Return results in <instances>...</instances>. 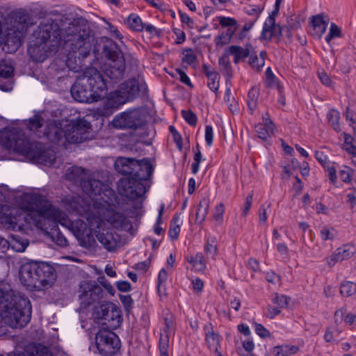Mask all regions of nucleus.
Here are the masks:
<instances>
[{
  "mask_svg": "<svg viewBox=\"0 0 356 356\" xmlns=\"http://www.w3.org/2000/svg\"><path fill=\"white\" fill-rule=\"evenodd\" d=\"M26 202L15 213L11 212L12 216L5 220L4 224L8 229L26 232L35 227L44 230L50 222L59 223L74 232L76 236L95 235L107 251L112 252L117 248L118 239L106 227V223L116 229H124L130 226L129 220L113 209V200L108 198L92 204L93 211L87 217V223L80 219L71 221L65 213L51 204L42 195L33 193L26 196Z\"/></svg>",
  "mask_w": 356,
  "mask_h": 356,
  "instance_id": "f257e3e1",
  "label": "nucleus"
},
{
  "mask_svg": "<svg viewBox=\"0 0 356 356\" xmlns=\"http://www.w3.org/2000/svg\"><path fill=\"white\" fill-rule=\"evenodd\" d=\"M63 31L52 19L40 22L33 32L34 40L28 47V53L36 62H43L50 53L63 43Z\"/></svg>",
  "mask_w": 356,
  "mask_h": 356,
  "instance_id": "f03ea898",
  "label": "nucleus"
},
{
  "mask_svg": "<svg viewBox=\"0 0 356 356\" xmlns=\"http://www.w3.org/2000/svg\"><path fill=\"white\" fill-rule=\"evenodd\" d=\"M110 86L108 80L101 72L90 67L73 84L71 93L77 102L92 103L104 97Z\"/></svg>",
  "mask_w": 356,
  "mask_h": 356,
  "instance_id": "7ed1b4c3",
  "label": "nucleus"
},
{
  "mask_svg": "<svg viewBox=\"0 0 356 356\" xmlns=\"http://www.w3.org/2000/svg\"><path fill=\"white\" fill-rule=\"evenodd\" d=\"M88 123L82 120L71 122L67 119L49 121L44 135L51 142L67 147L68 143H80L88 138Z\"/></svg>",
  "mask_w": 356,
  "mask_h": 356,
  "instance_id": "20e7f679",
  "label": "nucleus"
},
{
  "mask_svg": "<svg viewBox=\"0 0 356 356\" xmlns=\"http://www.w3.org/2000/svg\"><path fill=\"white\" fill-rule=\"evenodd\" d=\"M0 145L6 149L22 154L36 162L51 163L54 158H46V152L37 145L30 143L18 128H5L0 131Z\"/></svg>",
  "mask_w": 356,
  "mask_h": 356,
  "instance_id": "39448f33",
  "label": "nucleus"
},
{
  "mask_svg": "<svg viewBox=\"0 0 356 356\" xmlns=\"http://www.w3.org/2000/svg\"><path fill=\"white\" fill-rule=\"evenodd\" d=\"M93 38L90 34V29L86 26L72 24L69 26L63 35L64 48L68 50L66 65L72 69V57L83 59L89 56Z\"/></svg>",
  "mask_w": 356,
  "mask_h": 356,
  "instance_id": "423d86ee",
  "label": "nucleus"
},
{
  "mask_svg": "<svg viewBox=\"0 0 356 356\" xmlns=\"http://www.w3.org/2000/svg\"><path fill=\"white\" fill-rule=\"evenodd\" d=\"M54 269L45 263L29 262L19 269L21 283L30 291H42L51 287L56 281Z\"/></svg>",
  "mask_w": 356,
  "mask_h": 356,
  "instance_id": "0eeeda50",
  "label": "nucleus"
},
{
  "mask_svg": "<svg viewBox=\"0 0 356 356\" xmlns=\"http://www.w3.org/2000/svg\"><path fill=\"white\" fill-rule=\"evenodd\" d=\"M134 177H123L118 182V192L129 199L142 197L146 189L142 181L147 180L153 172L152 166L147 159L136 160Z\"/></svg>",
  "mask_w": 356,
  "mask_h": 356,
  "instance_id": "6e6552de",
  "label": "nucleus"
},
{
  "mask_svg": "<svg viewBox=\"0 0 356 356\" xmlns=\"http://www.w3.org/2000/svg\"><path fill=\"white\" fill-rule=\"evenodd\" d=\"M69 180L76 183H80L83 191L90 197L93 204L99 202L106 198L112 200L111 197H115L114 191L104 186L102 182L96 179L84 180L85 170L77 166L70 168L66 173Z\"/></svg>",
  "mask_w": 356,
  "mask_h": 356,
  "instance_id": "1a4fd4ad",
  "label": "nucleus"
},
{
  "mask_svg": "<svg viewBox=\"0 0 356 356\" xmlns=\"http://www.w3.org/2000/svg\"><path fill=\"white\" fill-rule=\"evenodd\" d=\"M32 24V19L25 10H19L13 13L7 33L8 45L12 43L13 47L12 49L7 50L8 52L11 53L18 49L28 28Z\"/></svg>",
  "mask_w": 356,
  "mask_h": 356,
  "instance_id": "9d476101",
  "label": "nucleus"
},
{
  "mask_svg": "<svg viewBox=\"0 0 356 356\" xmlns=\"http://www.w3.org/2000/svg\"><path fill=\"white\" fill-rule=\"evenodd\" d=\"M139 92L138 82L136 79H129L120 84L118 89L110 92L108 104L112 108L108 111H103V115L111 114L114 109L134 99Z\"/></svg>",
  "mask_w": 356,
  "mask_h": 356,
  "instance_id": "9b49d317",
  "label": "nucleus"
},
{
  "mask_svg": "<svg viewBox=\"0 0 356 356\" xmlns=\"http://www.w3.org/2000/svg\"><path fill=\"white\" fill-rule=\"evenodd\" d=\"M120 309L110 302H102L93 313L96 323L101 324L104 328L116 329L122 321Z\"/></svg>",
  "mask_w": 356,
  "mask_h": 356,
  "instance_id": "f8f14e48",
  "label": "nucleus"
},
{
  "mask_svg": "<svg viewBox=\"0 0 356 356\" xmlns=\"http://www.w3.org/2000/svg\"><path fill=\"white\" fill-rule=\"evenodd\" d=\"M108 328H100L95 334V346L99 354L111 356L120 348L119 337Z\"/></svg>",
  "mask_w": 356,
  "mask_h": 356,
  "instance_id": "ddd939ff",
  "label": "nucleus"
},
{
  "mask_svg": "<svg viewBox=\"0 0 356 356\" xmlns=\"http://www.w3.org/2000/svg\"><path fill=\"white\" fill-rule=\"evenodd\" d=\"M124 70V56L121 51H115L104 64L101 72L108 80L109 84L111 86L122 79Z\"/></svg>",
  "mask_w": 356,
  "mask_h": 356,
  "instance_id": "4468645a",
  "label": "nucleus"
},
{
  "mask_svg": "<svg viewBox=\"0 0 356 356\" xmlns=\"http://www.w3.org/2000/svg\"><path fill=\"white\" fill-rule=\"evenodd\" d=\"M124 70V56L121 51H115L104 64L101 72L108 80L109 84L111 86L122 79Z\"/></svg>",
  "mask_w": 356,
  "mask_h": 356,
  "instance_id": "2eb2a0df",
  "label": "nucleus"
},
{
  "mask_svg": "<svg viewBox=\"0 0 356 356\" xmlns=\"http://www.w3.org/2000/svg\"><path fill=\"white\" fill-rule=\"evenodd\" d=\"M143 115L140 110L133 109L118 114L111 124L118 129H137L143 124Z\"/></svg>",
  "mask_w": 356,
  "mask_h": 356,
  "instance_id": "dca6fc26",
  "label": "nucleus"
},
{
  "mask_svg": "<svg viewBox=\"0 0 356 356\" xmlns=\"http://www.w3.org/2000/svg\"><path fill=\"white\" fill-rule=\"evenodd\" d=\"M79 291V300L81 304L86 307L99 300L102 290L96 284L85 282L80 285Z\"/></svg>",
  "mask_w": 356,
  "mask_h": 356,
  "instance_id": "f3484780",
  "label": "nucleus"
},
{
  "mask_svg": "<svg viewBox=\"0 0 356 356\" xmlns=\"http://www.w3.org/2000/svg\"><path fill=\"white\" fill-rule=\"evenodd\" d=\"M277 14V10L273 11L264 24L261 38L266 40H270L273 38H279L282 35L280 26L275 24V16Z\"/></svg>",
  "mask_w": 356,
  "mask_h": 356,
  "instance_id": "a211bd4d",
  "label": "nucleus"
},
{
  "mask_svg": "<svg viewBox=\"0 0 356 356\" xmlns=\"http://www.w3.org/2000/svg\"><path fill=\"white\" fill-rule=\"evenodd\" d=\"M253 47L250 44H246L244 47L238 45H231L225 49V54L234 56V63H238L241 60L250 57L252 52Z\"/></svg>",
  "mask_w": 356,
  "mask_h": 356,
  "instance_id": "6ab92c4d",
  "label": "nucleus"
},
{
  "mask_svg": "<svg viewBox=\"0 0 356 356\" xmlns=\"http://www.w3.org/2000/svg\"><path fill=\"white\" fill-rule=\"evenodd\" d=\"M203 250L207 259H216L218 254V242L215 235L211 234H205Z\"/></svg>",
  "mask_w": 356,
  "mask_h": 356,
  "instance_id": "aec40b11",
  "label": "nucleus"
},
{
  "mask_svg": "<svg viewBox=\"0 0 356 356\" xmlns=\"http://www.w3.org/2000/svg\"><path fill=\"white\" fill-rule=\"evenodd\" d=\"M205 341L210 350L217 351L220 347V339L218 334L216 333L211 323H207L203 327Z\"/></svg>",
  "mask_w": 356,
  "mask_h": 356,
  "instance_id": "412c9836",
  "label": "nucleus"
},
{
  "mask_svg": "<svg viewBox=\"0 0 356 356\" xmlns=\"http://www.w3.org/2000/svg\"><path fill=\"white\" fill-rule=\"evenodd\" d=\"M136 160L129 158H119L115 163V168L118 172L129 177H134L135 162Z\"/></svg>",
  "mask_w": 356,
  "mask_h": 356,
  "instance_id": "4be33fe9",
  "label": "nucleus"
},
{
  "mask_svg": "<svg viewBox=\"0 0 356 356\" xmlns=\"http://www.w3.org/2000/svg\"><path fill=\"white\" fill-rule=\"evenodd\" d=\"M185 259L191 264L192 270L195 272H204L207 268L206 260L202 252H197L194 255H187Z\"/></svg>",
  "mask_w": 356,
  "mask_h": 356,
  "instance_id": "5701e85b",
  "label": "nucleus"
},
{
  "mask_svg": "<svg viewBox=\"0 0 356 356\" xmlns=\"http://www.w3.org/2000/svg\"><path fill=\"white\" fill-rule=\"evenodd\" d=\"M268 123H259L254 127L257 136L263 140H268L274 134L275 130V126L272 121H268Z\"/></svg>",
  "mask_w": 356,
  "mask_h": 356,
  "instance_id": "b1692460",
  "label": "nucleus"
},
{
  "mask_svg": "<svg viewBox=\"0 0 356 356\" xmlns=\"http://www.w3.org/2000/svg\"><path fill=\"white\" fill-rule=\"evenodd\" d=\"M129 29L136 32L144 31V23L141 18L136 13L130 14L124 21Z\"/></svg>",
  "mask_w": 356,
  "mask_h": 356,
  "instance_id": "393cba45",
  "label": "nucleus"
},
{
  "mask_svg": "<svg viewBox=\"0 0 356 356\" xmlns=\"http://www.w3.org/2000/svg\"><path fill=\"white\" fill-rule=\"evenodd\" d=\"M210 201L208 198H203L197 206L196 211V222L202 224L209 213Z\"/></svg>",
  "mask_w": 356,
  "mask_h": 356,
  "instance_id": "a878e982",
  "label": "nucleus"
},
{
  "mask_svg": "<svg viewBox=\"0 0 356 356\" xmlns=\"http://www.w3.org/2000/svg\"><path fill=\"white\" fill-rule=\"evenodd\" d=\"M312 22L316 33L321 36L326 31L328 19L322 15H317L312 17Z\"/></svg>",
  "mask_w": 356,
  "mask_h": 356,
  "instance_id": "bb28decb",
  "label": "nucleus"
},
{
  "mask_svg": "<svg viewBox=\"0 0 356 356\" xmlns=\"http://www.w3.org/2000/svg\"><path fill=\"white\" fill-rule=\"evenodd\" d=\"M266 54V52L262 51L260 52L259 56H257L254 49H252V52L251 53V55H250L248 63L250 66L256 70H260L265 64V58L264 56Z\"/></svg>",
  "mask_w": 356,
  "mask_h": 356,
  "instance_id": "cd10ccee",
  "label": "nucleus"
},
{
  "mask_svg": "<svg viewBox=\"0 0 356 356\" xmlns=\"http://www.w3.org/2000/svg\"><path fill=\"white\" fill-rule=\"evenodd\" d=\"M299 350V347L295 345L285 344L274 348L275 356H291Z\"/></svg>",
  "mask_w": 356,
  "mask_h": 356,
  "instance_id": "c85d7f7f",
  "label": "nucleus"
},
{
  "mask_svg": "<svg viewBox=\"0 0 356 356\" xmlns=\"http://www.w3.org/2000/svg\"><path fill=\"white\" fill-rule=\"evenodd\" d=\"M336 251L341 260L343 261L352 257L356 252V248L353 245L348 243L338 248Z\"/></svg>",
  "mask_w": 356,
  "mask_h": 356,
  "instance_id": "c756f323",
  "label": "nucleus"
},
{
  "mask_svg": "<svg viewBox=\"0 0 356 356\" xmlns=\"http://www.w3.org/2000/svg\"><path fill=\"white\" fill-rule=\"evenodd\" d=\"M79 197H67L63 199V203L68 211H74L81 213L82 211L79 204Z\"/></svg>",
  "mask_w": 356,
  "mask_h": 356,
  "instance_id": "7c9ffc66",
  "label": "nucleus"
},
{
  "mask_svg": "<svg viewBox=\"0 0 356 356\" xmlns=\"http://www.w3.org/2000/svg\"><path fill=\"white\" fill-rule=\"evenodd\" d=\"M337 231L332 227L323 226L320 229L319 235L322 241H334L337 236Z\"/></svg>",
  "mask_w": 356,
  "mask_h": 356,
  "instance_id": "2f4dec72",
  "label": "nucleus"
},
{
  "mask_svg": "<svg viewBox=\"0 0 356 356\" xmlns=\"http://www.w3.org/2000/svg\"><path fill=\"white\" fill-rule=\"evenodd\" d=\"M228 56L225 54V55L220 57L218 63L222 74L228 78H231L232 76V66Z\"/></svg>",
  "mask_w": 356,
  "mask_h": 356,
  "instance_id": "473e14b6",
  "label": "nucleus"
},
{
  "mask_svg": "<svg viewBox=\"0 0 356 356\" xmlns=\"http://www.w3.org/2000/svg\"><path fill=\"white\" fill-rule=\"evenodd\" d=\"M29 356H52L49 349L42 345H34L28 348Z\"/></svg>",
  "mask_w": 356,
  "mask_h": 356,
  "instance_id": "72a5a7b5",
  "label": "nucleus"
},
{
  "mask_svg": "<svg viewBox=\"0 0 356 356\" xmlns=\"http://www.w3.org/2000/svg\"><path fill=\"white\" fill-rule=\"evenodd\" d=\"M14 67L11 63L7 60H0V77L8 79L13 76Z\"/></svg>",
  "mask_w": 356,
  "mask_h": 356,
  "instance_id": "f704fd0d",
  "label": "nucleus"
},
{
  "mask_svg": "<svg viewBox=\"0 0 356 356\" xmlns=\"http://www.w3.org/2000/svg\"><path fill=\"white\" fill-rule=\"evenodd\" d=\"M327 118L334 130L338 131L341 130L339 124L340 113L338 111L335 109L330 110L327 113Z\"/></svg>",
  "mask_w": 356,
  "mask_h": 356,
  "instance_id": "c9c22d12",
  "label": "nucleus"
},
{
  "mask_svg": "<svg viewBox=\"0 0 356 356\" xmlns=\"http://www.w3.org/2000/svg\"><path fill=\"white\" fill-rule=\"evenodd\" d=\"M181 224L179 217L174 216L168 232V235L172 239H177L178 238L181 229Z\"/></svg>",
  "mask_w": 356,
  "mask_h": 356,
  "instance_id": "e433bc0d",
  "label": "nucleus"
},
{
  "mask_svg": "<svg viewBox=\"0 0 356 356\" xmlns=\"http://www.w3.org/2000/svg\"><path fill=\"white\" fill-rule=\"evenodd\" d=\"M225 210V205L222 202L215 207L213 218L218 225H221L223 223Z\"/></svg>",
  "mask_w": 356,
  "mask_h": 356,
  "instance_id": "4c0bfd02",
  "label": "nucleus"
},
{
  "mask_svg": "<svg viewBox=\"0 0 356 356\" xmlns=\"http://www.w3.org/2000/svg\"><path fill=\"white\" fill-rule=\"evenodd\" d=\"M182 62L190 65H195L197 56L192 49H186L182 51Z\"/></svg>",
  "mask_w": 356,
  "mask_h": 356,
  "instance_id": "58836bf2",
  "label": "nucleus"
},
{
  "mask_svg": "<svg viewBox=\"0 0 356 356\" xmlns=\"http://www.w3.org/2000/svg\"><path fill=\"white\" fill-rule=\"evenodd\" d=\"M10 241L12 248L16 252H24L29 245L27 240H20L17 236H13Z\"/></svg>",
  "mask_w": 356,
  "mask_h": 356,
  "instance_id": "ea45409f",
  "label": "nucleus"
},
{
  "mask_svg": "<svg viewBox=\"0 0 356 356\" xmlns=\"http://www.w3.org/2000/svg\"><path fill=\"white\" fill-rule=\"evenodd\" d=\"M356 291V284L352 282H345L340 286V293L343 296H350Z\"/></svg>",
  "mask_w": 356,
  "mask_h": 356,
  "instance_id": "a19ab883",
  "label": "nucleus"
},
{
  "mask_svg": "<svg viewBox=\"0 0 356 356\" xmlns=\"http://www.w3.org/2000/svg\"><path fill=\"white\" fill-rule=\"evenodd\" d=\"M341 331L338 328L327 327L324 334V339L326 342L334 343L338 342V337Z\"/></svg>",
  "mask_w": 356,
  "mask_h": 356,
  "instance_id": "79ce46f5",
  "label": "nucleus"
},
{
  "mask_svg": "<svg viewBox=\"0 0 356 356\" xmlns=\"http://www.w3.org/2000/svg\"><path fill=\"white\" fill-rule=\"evenodd\" d=\"M290 298L284 295L276 293L273 297L272 302L280 309H284L288 307Z\"/></svg>",
  "mask_w": 356,
  "mask_h": 356,
  "instance_id": "37998d69",
  "label": "nucleus"
},
{
  "mask_svg": "<svg viewBox=\"0 0 356 356\" xmlns=\"http://www.w3.org/2000/svg\"><path fill=\"white\" fill-rule=\"evenodd\" d=\"M324 168L328 172V177L332 183H335L337 181V168L338 165L333 162H327L325 165H323Z\"/></svg>",
  "mask_w": 356,
  "mask_h": 356,
  "instance_id": "c03bdc74",
  "label": "nucleus"
},
{
  "mask_svg": "<svg viewBox=\"0 0 356 356\" xmlns=\"http://www.w3.org/2000/svg\"><path fill=\"white\" fill-rule=\"evenodd\" d=\"M353 170L347 165H343L339 170L340 179L345 183H349L351 181V177Z\"/></svg>",
  "mask_w": 356,
  "mask_h": 356,
  "instance_id": "a18cd8bd",
  "label": "nucleus"
},
{
  "mask_svg": "<svg viewBox=\"0 0 356 356\" xmlns=\"http://www.w3.org/2000/svg\"><path fill=\"white\" fill-rule=\"evenodd\" d=\"M257 91L256 90L252 89L250 91H249L248 94V99H247V104L248 108L250 111V113H252L257 106Z\"/></svg>",
  "mask_w": 356,
  "mask_h": 356,
  "instance_id": "49530a36",
  "label": "nucleus"
},
{
  "mask_svg": "<svg viewBox=\"0 0 356 356\" xmlns=\"http://www.w3.org/2000/svg\"><path fill=\"white\" fill-rule=\"evenodd\" d=\"M340 35L341 29L334 23H332L329 29V33L325 37V40L327 43H330L333 38L340 37Z\"/></svg>",
  "mask_w": 356,
  "mask_h": 356,
  "instance_id": "de8ad7c7",
  "label": "nucleus"
},
{
  "mask_svg": "<svg viewBox=\"0 0 356 356\" xmlns=\"http://www.w3.org/2000/svg\"><path fill=\"white\" fill-rule=\"evenodd\" d=\"M245 13L252 16L255 17L257 20L264 10V6L260 5H250L245 8Z\"/></svg>",
  "mask_w": 356,
  "mask_h": 356,
  "instance_id": "09e8293b",
  "label": "nucleus"
},
{
  "mask_svg": "<svg viewBox=\"0 0 356 356\" xmlns=\"http://www.w3.org/2000/svg\"><path fill=\"white\" fill-rule=\"evenodd\" d=\"M343 138L344 143L343 144V149H345L348 154L355 151L356 147L353 145V137L346 133H343Z\"/></svg>",
  "mask_w": 356,
  "mask_h": 356,
  "instance_id": "8fccbe9b",
  "label": "nucleus"
},
{
  "mask_svg": "<svg viewBox=\"0 0 356 356\" xmlns=\"http://www.w3.org/2000/svg\"><path fill=\"white\" fill-rule=\"evenodd\" d=\"M181 115L185 121L191 126L195 127L197 124V116L193 111L190 110H183L181 111Z\"/></svg>",
  "mask_w": 356,
  "mask_h": 356,
  "instance_id": "3c124183",
  "label": "nucleus"
},
{
  "mask_svg": "<svg viewBox=\"0 0 356 356\" xmlns=\"http://www.w3.org/2000/svg\"><path fill=\"white\" fill-rule=\"evenodd\" d=\"M220 74L218 73L208 79L207 86L214 92H218L220 86Z\"/></svg>",
  "mask_w": 356,
  "mask_h": 356,
  "instance_id": "603ef678",
  "label": "nucleus"
},
{
  "mask_svg": "<svg viewBox=\"0 0 356 356\" xmlns=\"http://www.w3.org/2000/svg\"><path fill=\"white\" fill-rule=\"evenodd\" d=\"M253 327L257 335L261 338H268L270 337V332L261 324L254 323Z\"/></svg>",
  "mask_w": 356,
  "mask_h": 356,
  "instance_id": "864d4df0",
  "label": "nucleus"
},
{
  "mask_svg": "<svg viewBox=\"0 0 356 356\" xmlns=\"http://www.w3.org/2000/svg\"><path fill=\"white\" fill-rule=\"evenodd\" d=\"M163 210H164V204H162L159 211V215H158V217H157V219H156V223H155L154 227V233L159 236L162 234L164 232L163 229L161 226V216L163 215Z\"/></svg>",
  "mask_w": 356,
  "mask_h": 356,
  "instance_id": "5fc2aeb1",
  "label": "nucleus"
},
{
  "mask_svg": "<svg viewBox=\"0 0 356 356\" xmlns=\"http://www.w3.org/2000/svg\"><path fill=\"white\" fill-rule=\"evenodd\" d=\"M346 120L349 126L351 127L353 131H355L356 129V113L347 108L346 113Z\"/></svg>",
  "mask_w": 356,
  "mask_h": 356,
  "instance_id": "6e6d98bb",
  "label": "nucleus"
},
{
  "mask_svg": "<svg viewBox=\"0 0 356 356\" xmlns=\"http://www.w3.org/2000/svg\"><path fill=\"white\" fill-rule=\"evenodd\" d=\"M218 21L224 27L234 26L237 24L236 20L232 17L220 16L218 17Z\"/></svg>",
  "mask_w": 356,
  "mask_h": 356,
  "instance_id": "4d7b16f0",
  "label": "nucleus"
},
{
  "mask_svg": "<svg viewBox=\"0 0 356 356\" xmlns=\"http://www.w3.org/2000/svg\"><path fill=\"white\" fill-rule=\"evenodd\" d=\"M204 138L207 145L211 147L213 140V129L211 125H207L205 127Z\"/></svg>",
  "mask_w": 356,
  "mask_h": 356,
  "instance_id": "13d9d810",
  "label": "nucleus"
},
{
  "mask_svg": "<svg viewBox=\"0 0 356 356\" xmlns=\"http://www.w3.org/2000/svg\"><path fill=\"white\" fill-rule=\"evenodd\" d=\"M270 212V207L267 205H262L259 210V221L261 223H265L267 220L268 213Z\"/></svg>",
  "mask_w": 356,
  "mask_h": 356,
  "instance_id": "bf43d9fd",
  "label": "nucleus"
},
{
  "mask_svg": "<svg viewBox=\"0 0 356 356\" xmlns=\"http://www.w3.org/2000/svg\"><path fill=\"white\" fill-rule=\"evenodd\" d=\"M172 31H173V33L176 36V38H175L176 44H182L186 40L185 33L182 30H181L179 29H177V28H174L172 29Z\"/></svg>",
  "mask_w": 356,
  "mask_h": 356,
  "instance_id": "052dcab7",
  "label": "nucleus"
},
{
  "mask_svg": "<svg viewBox=\"0 0 356 356\" xmlns=\"http://www.w3.org/2000/svg\"><path fill=\"white\" fill-rule=\"evenodd\" d=\"M168 279V273L165 268H162L158 275L157 287L160 290L161 287L165 283Z\"/></svg>",
  "mask_w": 356,
  "mask_h": 356,
  "instance_id": "680f3d73",
  "label": "nucleus"
},
{
  "mask_svg": "<svg viewBox=\"0 0 356 356\" xmlns=\"http://www.w3.org/2000/svg\"><path fill=\"white\" fill-rule=\"evenodd\" d=\"M325 261L330 267L334 266L338 261H341L336 250L330 256L327 257Z\"/></svg>",
  "mask_w": 356,
  "mask_h": 356,
  "instance_id": "e2e57ef3",
  "label": "nucleus"
},
{
  "mask_svg": "<svg viewBox=\"0 0 356 356\" xmlns=\"http://www.w3.org/2000/svg\"><path fill=\"white\" fill-rule=\"evenodd\" d=\"M280 308L278 307H273L271 305H268L267 307V313L266 316L270 319L274 318L276 316L279 315L281 312Z\"/></svg>",
  "mask_w": 356,
  "mask_h": 356,
  "instance_id": "0e129e2a",
  "label": "nucleus"
},
{
  "mask_svg": "<svg viewBox=\"0 0 356 356\" xmlns=\"http://www.w3.org/2000/svg\"><path fill=\"white\" fill-rule=\"evenodd\" d=\"M181 22L186 24L189 28H193L194 21L186 13L179 12Z\"/></svg>",
  "mask_w": 356,
  "mask_h": 356,
  "instance_id": "69168bd1",
  "label": "nucleus"
},
{
  "mask_svg": "<svg viewBox=\"0 0 356 356\" xmlns=\"http://www.w3.org/2000/svg\"><path fill=\"white\" fill-rule=\"evenodd\" d=\"M315 158L322 165H325L330 161L327 155L322 151H316Z\"/></svg>",
  "mask_w": 356,
  "mask_h": 356,
  "instance_id": "338daca9",
  "label": "nucleus"
},
{
  "mask_svg": "<svg viewBox=\"0 0 356 356\" xmlns=\"http://www.w3.org/2000/svg\"><path fill=\"white\" fill-rule=\"evenodd\" d=\"M177 73L179 74V79L183 83H184L188 86H192V83L191 82L189 77L187 76V74L184 72H183L182 70H181L179 69H177Z\"/></svg>",
  "mask_w": 356,
  "mask_h": 356,
  "instance_id": "774afa93",
  "label": "nucleus"
}]
</instances>
